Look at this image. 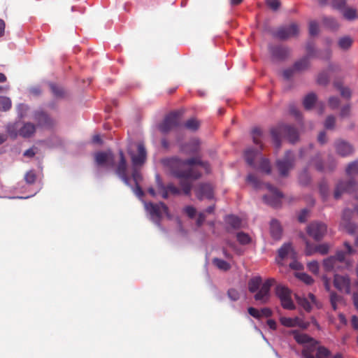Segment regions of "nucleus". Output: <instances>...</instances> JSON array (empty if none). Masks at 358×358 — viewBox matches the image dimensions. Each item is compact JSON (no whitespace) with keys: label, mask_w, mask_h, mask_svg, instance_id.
<instances>
[{"label":"nucleus","mask_w":358,"mask_h":358,"mask_svg":"<svg viewBox=\"0 0 358 358\" xmlns=\"http://www.w3.org/2000/svg\"><path fill=\"white\" fill-rule=\"evenodd\" d=\"M345 173L348 176L358 175V159L351 162L347 165Z\"/></svg>","instance_id":"33"},{"label":"nucleus","mask_w":358,"mask_h":358,"mask_svg":"<svg viewBox=\"0 0 358 358\" xmlns=\"http://www.w3.org/2000/svg\"><path fill=\"white\" fill-rule=\"evenodd\" d=\"M328 104L331 109H336L340 105V99L337 96H331L329 99Z\"/></svg>","instance_id":"55"},{"label":"nucleus","mask_w":358,"mask_h":358,"mask_svg":"<svg viewBox=\"0 0 358 358\" xmlns=\"http://www.w3.org/2000/svg\"><path fill=\"white\" fill-rule=\"evenodd\" d=\"M319 33V24L313 20L309 23V34L310 36H316Z\"/></svg>","instance_id":"50"},{"label":"nucleus","mask_w":358,"mask_h":358,"mask_svg":"<svg viewBox=\"0 0 358 358\" xmlns=\"http://www.w3.org/2000/svg\"><path fill=\"white\" fill-rule=\"evenodd\" d=\"M358 187L357 181L354 178L348 180H340L335 187L334 198L336 200L341 199V196L344 193L355 192Z\"/></svg>","instance_id":"10"},{"label":"nucleus","mask_w":358,"mask_h":358,"mask_svg":"<svg viewBox=\"0 0 358 358\" xmlns=\"http://www.w3.org/2000/svg\"><path fill=\"white\" fill-rule=\"evenodd\" d=\"M295 155L291 150H287L283 157L278 159L275 162L276 168L279 174L282 177L288 176L289 172L294 166Z\"/></svg>","instance_id":"9"},{"label":"nucleus","mask_w":358,"mask_h":358,"mask_svg":"<svg viewBox=\"0 0 358 358\" xmlns=\"http://www.w3.org/2000/svg\"><path fill=\"white\" fill-rule=\"evenodd\" d=\"M299 304L302 306L304 310H306L308 312H310L311 310V306L308 300L306 298H298L297 299Z\"/></svg>","instance_id":"54"},{"label":"nucleus","mask_w":358,"mask_h":358,"mask_svg":"<svg viewBox=\"0 0 358 358\" xmlns=\"http://www.w3.org/2000/svg\"><path fill=\"white\" fill-rule=\"evenodd\" d=\"M293 65L296 71L300 73L309 69L310 66V59H308V57L303 56L296 60Z\"/></svg>","instance_id":"25"},{"label":"nucleus","mask_w":358,"mask_h":358,"mask_svg":"<svg viewBox=\"0 0 358 358\" xmlns=\"http://www.w3.org/2000/svg\"><path fill=\"white\" fill-rule=\"evenodd\" d=\"M299 33V27L293 23L289 25L283 26L278 28L274 33L273 36L280 40H286L290 37L295 36Z\"/></svg>","instance_id":"15"},{"label":"nucleus","mask_w":358,"mask_h":358,"mask_svg":"<svg viewBox=\"0 0 358 358\" xmlns=\"http://www.w3.org/2000/svg\"><path fill=\"white\" fill-rule=\"evenodd\" d=\"M164 165L173 176L180 179L182 190L170 183L164 185L159 174L155 176L157 189L153 187L148 189V194L153 198H162L168 199L175 197L183 193L185 195L189 194L192 181L199 179L201 174L196 168L199 166L207 173L210 172V165L207 162H203L200 157H192L182 160L178 157H172L164 159Z\"/></svg>","instance_id":"1"},{"label":"nucleus","mask_w":358,"mask_h":358,"mask_svg":"<svg viewBox=\"0 0 358 358\" xmlns=\"http://www.w3.org/2000/svg\"><path fill=\"white\" fill-rule=\"evenodd\" d=\"M316 99H317V97H316L315 94L311 92V93H309L308 94H307L305 96L303 101L304 108L306 110L311 109L313 108V105L315 103Z\"/></svg>","instance_id":"31"},{"label":"nucleus","mask_w":358,"mask_h":358,"mask_svg":"<svg viewBox=\"0 0 358 358\" xmlns=\"http://www.w3.org/2000/svg\"><path fill=\"white\" fill-rule=\"evenodd\" d=\"M306 55L304 57H308V59L313 57H319L324 60H328L331 57V50L329 49L325 50L322 53L320 54L319 51L315 48L313 42L309 41L306 45Z\"/></svg>","instance_id":"17"},{"label":"nucleus","mask_w":358,"mask_h":358,"mask_svg":"<svg viewBox=\"0 0 358 358\" xmlns=\"http://www.w3.org/2000/svg\"><path fill=\"white\" fill-rule=\"evenodd\" d=\"M138 153L136 155L130 153L133 166L143 165L146 159V150L143 143H138L137 145Z\"/></svg>","instance_id":"21"},{"label":"nucleus","mask_w":358,"mask_h":358,"mask_svg":"<svg viewBox=\"0 0 358 358\" xmlns=\"http://www.w3.org/2000/svg\"><path fill=\"white\" fill-rule=\"evenodd\" d=\"M224 221L233 229H238L241 227V220L238 216L228 215L225 216Z\"/></svg>","instance_id":"29"},{"label":"nucleus","mask_w":358,"mask_h":358,"mask_svg":"<svg viewBox=\"0 0 358 358\" xmlns=\"http://www.w3.org/2000/svg\"><path fill=\"white\" fill-rule=\"evenodd\" d=\"M272 315L273 312L269 308H263L260 310V319L263 317H270Z\"/></svg>","instance_id":"61"},{"label":"nucleus","mask_w":358,"mask_h":358,"mask_svg":"<svg viewBox=\"0 0 358 358\" xmlns=\"http://www.w3.org/2000/svg\"><path fill=\"white\" fill-rule=\"evenodd\" d=\"M145 208L148 212L150 219L157 224H159L160 220L163 215L171 218L168 208L164 203H144Z\"/></svg>","instance_id":"8"},{"label":"nucleus","mask_w":358,"mask_h":358,"mask_svg":"<svg viewBox=\"0 0 358 358\" xmlns=\"http://www.w3.org/2000/svg\"><path fill=\"white\" fill-rule=\"evenodd\" d=\"M336 118L333 115L327 117L324 122V127L327 129H333L334 128Z\"/></svg>","instance_id":"53"},{"label":"nucleus","mask_w":358,"mask_h":358,"mask_svg":"<svg viewBox=\"0 0 358 358\" xmlns=\"http://www.w3.org/2000/svg\"><path fill=\"white\" fill-rule=\"evenodd\" d=\"M36 176L34 171H28L24 176V180L29 184L34 183L36 181Z\"/></svg>","instance_id":"56"},{"label":"nucleus","mask_w":358,"mask_h":358,"mask_svg":"<svg viewBox=\"0 0 358 358\" xmlns=\"http://www.w3.org/2000/svg\"><path fill=\"white\" fill-rule=\"evenodd\" d=\"M245 159L247 163L253 169L266 174H270L271 167L268 159L262 156L260 150L248 148L245 152Z\"/></svg>","instance_id":"6"},{"label":"nucleus","mask_w":358,"mask_h":358,"mask_svg":"<svg viewBox=\"0 0 358 358\" xmlns=\"http://www.w3.org/2000/svg\"><path fill=\"white\" fill-rule=\"evenodd\" d=\"M334 285L340 291L347 294L350 292V280L347 275H335Z\"/></svg>","instance_id":"20"},{"label":"nucleus","mask_w":358,"mask_h":358,"mask_svg":"<svg viewBox=\"0 0 358 358\" xmlns=\"http://www.w3.org/2000/svg\"><path fill=\"white\" fill-rule=\"evenodd\" d=\"M344 17L348 20H353L357 17V10L352 8H344L341 10Z\"/></svg>","instance_id":"35"},{"label":"nucleus","mask_w":358,"mask_h":358,"mask_svg":"<svg viewBox=\"0 0 358 358\" xmlns=\"http://www.w3.org/2000/svg\"><path fill=\"white\" fill-rule=\"evenodd\" d=\"M199 122L194 118L188 120L185 122V127L187 129L192 130V131L196 130L199 128Z\"/></svg>","instance_id":"49"},{"label":"nucleus","mask_w":358,"mask_h":358,"mask_svg":"<svg viewBox=\"0 0 358 358\" xmlns=\"http://www.w3.org/2000/svg\"><path fill=\"white\" fill-rule=\"evenodd\" d=\"M267 4L273 10H276L280 6V2L278 0H267Z\"/></svg>","instance_id":"62"},{"label":"nucleus","mask_w":358,"mask_h":358,"mask_svg":"<svg viewBox=\"0 0 358 358\" xmlns=\"http://www.w3.org/2000/svg\"><path fill=\"white\" fill-rule=\"evenodd\" d=\"M334 147L336 153L343 157L350 156L355 152V149L352 145L343 140H338L335 141Z\"/></svg>","instance_id":"18"},{"label":"nucleus","mask_w":358,"mask_h":358,"mask_svg":"<svg viewBox=\"0 0 358 358\" xmlns=\"http://www.w3.org/2000/svg\"><path fill=\"white\" fill-rule=\"evenodd\" d=\"M336 257H329L323 261V267L326 271H331L334 269L336 264Z\"/></svg>","instance_id":"39"},{"label":"nucleus","mask_w":358,"mask_h":358,"mask_svg":"<svg viewBox=\"0 0 358 358\" xmlns=\"http://www.w3.org/2000/svg\"><path fill=\"white\" fill-rule=\"evenodd\" d=\"M334 86L340 91L341 95L345 99H350L351 96V92L348 87H344L339 82H335Z\"/></svg>","instance_id":"40"},{"label":"nucleus","mask_w":358,"mask_h":358,"mask_svg":"<svg viewBox=\"0 0 358 358\" xmlns=\"http://www.w3.org/2000/svg\"><path fill=\"white\" fill-rule=\"evenodd\" d=\"M350 105H345L341 108L340 115L342 117H347L350 115Z\"/></svg>","instance_id":"63"},{"label":"nucleus","mask_w":358,"mask_h":358,"mask_svg":"<svg viewBox=\"0 0 358 358\" xmlns=\"http://www.w3.org/2000/svg\"><path fill=\"white\" fill-rule=\"evenodd\" d=\"M301 237L306 242V249H305V253L307 256L313 255V254L316 253V245L312 244L309 241L307 240V238L305 237V236L301 234Z\"/></svg>","instance_id":"37"},{"label":"nucleus","mask_w":358,"mask_h":358,"mask_svg":"<svg viewBox=\"0 0 358 358\" xmlns=\"http://www.w3.org/2000/svg\"><path fill=\"white\" fill-rule=\"evenodd\" d=\"M335 70V66L332 64H330L328 66L327 70H324L321 71L317 76V83L320 85H326L329 81V75L328 71H333Z\"/></svg>","instance_id":"28"},{"label":"nucleus","mask_w":358,"mask_h":358,"mask_svg":"<svg viewBox=\"0 0 358 358\" xmlns=\"http://www.w3.org/2000/svg\"><path fill=\"white\" fill-rule=\"evenodd\" d=\"M262 138V131L260 129L255 128L252 130L253 142L256 145H259L260 148L262 149L261 139Z\"/></svg>","instance_id":"43"},{"label":"nucleus","mask_w":358,"mask_h":358,"mask_svg":"<svg viewBox=\"0 0 358 358\" xmlns=\"http://www.w3.org/2000/svg\"><path fill=\"white\" fill-rule=\"evenodd\" d=\"M323 24L331 30H337L340 24L336 18L333 17H324L322 18Z\"/></svg>","instance_id":"30"},{"label":"nucleus","mask_w":358,"mask_h":358,"mask_svg":"<svg viewBox=\"0 0 358 358\" xmlns=\"http://www.w3.org/2000/svg\"><path fill=\"white\" fill-rule=\"evenodd\" d=\"M308 270L314 274H317L319 272V264L317 261H312L307 265Z\"/></svg>","instance_id":"59"},{"label":"nucleus","mask_w":358,"mask_h":358,"mask_svg":"<svg viewBox=\"0 0 358 358\" xmlns=\"http://www.w3.org/2000/svg\"><path fill=\"white\" fill-rule=\"evenodd\" d=\"M119 155L120 161L115 169V173L126 185L132 189L133 192L140 199L144 194L143 191L139 186V183L143 180V176L137 166H134L131 178H130L127 173V166L123 152L120 150Z\"/></svg>","instance_id":"2"},{"label":"nucleus","mask_w":358,"mask_h":358,"mask_svg":"<svg viewBox=\"0 0 358 358\" xmlns=\"http://www.w3.org/2000/svg\"><path fill=\"white\" fill-rule=\"evenodd\" d=\"M274 282L273 278H268L262 283L260 276H255L248 281V290L251 293L256 292L254 296L255 301L260 302L261 304H265L269 300L270 289Z\"/></svg>","instance_id":"4"},{"label":"nucleus","mask_w":358,"mask_h":358,"mask_svg":"<svg viewBox=\"0 0 358 358\" xmlns=\"http://www.w3.org/2000/svg\"><path fill=\"white\" fill-rule=\"evenodd\" d=\"M269 51L272 58L277 61L284 60L289 55V50L282 45H271Z\"/></svg>","instance_id":"19"},{"label":"nucleus","mask_w":358,"mask_h":358,"mask_svg":"<svg viewBox=\"0 0 358 358\" xmlns=\"http://www.w3.org/2000/svg\"><path fill=\"white\" fill-rule=\"evenodd\" d=\"M292 250V244L290 243H284L278 250V257L283 259L287 257L288 253Z\"/></svg>","instance_id":"38"},{"label":"nucleus","mask_w":358,"mask_h":358,"mask_svg":"<svg viewBox=\"0 0 358 358\" xmlns=\"http://www.w3.org/2000/svg\"><path fill=\"white\" fill-rule=\"evenodd\" d=\"M196 195L199 199H212L213 198V189L210 184L202 183L196 189Z\"/></svg>","instance_id":"22"},{"label":"nucleus","mask_w":358,"mask_h":358,"mask_svg":"<svg viewBox=\"0 0 358 358\" xmlns=\"http://www.w3.org/2000/svg\"><path fill=\"white\" fill-rule=\"evenodd\" d=\"M246 181L255 189H265L267 190V193L263 196L264 201H278L284 198L283 194L277 188L269 184H263L253 173L248 175Z\"/></svg>","instance_id":"7"},{"label":"nucleus","mask_w":358,"mask_h":358,"mask_svg":"<svg viewBox=\"0 0 358 358\" xmlns=\"http://www.w3.org/2000/svg\"><path fill=\"white\" fill-rule=\"evenodd\" d=\"M236 238L238 243L241 245L249 244L252 241L250 236L248 234L243 231L237 233Z\"/></svg>","instance_id":"42"},{"label":"nucleus","mask_w":358,"mask_h":358,"mask_svg":"<svg viewBox=\"0 0 358 358\" xmlns=\"http://www.w3.org/2000/svg\"><path fill=\"white\" fill-rule=\"evenodd\" d=\"M270 234L276 241L282 238V228L278 220L273 219L270 222Z\"/></svg>","instance_id":"24"},{"label":"nucleus","mask_w":358,"mask_h":358,"mask_svg":"<svg viewBox=\"0 0 358 358\" xmlns=\"http://www.w3.org/2000/svg\"><path fill=\"white\" fill-rule=\"evenodd\" d=\"M346 3V0H332L331 5L332 6L339 10H343L345 8V5Z\"/></svg>","instance_id":"58"},{"label":"nucleus","mask_w":358,"mask_h":358,"mask_svg":"<svg viewBox=\"0 0 358 358\" xmlns=\"http://www.w3.org/2000/svg\"><path fill=\"white\" fill-rule=\"evenodd\" d=\"M352 44V39L350 36H343L338 39V45L342 50H348Z\"/></svg>","instance_id":"34"},{"label":"nucleus","mask_w":358,"mask_h":358,"mask_svg":"<svg viewBox=\"0 0 358 358\" xmlns=\"http://www.w3.org/2000/svg\"><path fill=\"white\" fill-rule=\"evenodd\" d=\"M19 127L17 123L8 124L6 127V131L8 135L12 138H16L19 135Z\"/></svg>","instance_id":"41"},{"label":"nucleus","mask_w":358,"mask_h":358,"mask_svg":"<svg viewBox=\"0 0 358 358\" xmlns=\"http://www.w3.org/2000/svg\"><path fill=\"white\" fill-rule=\"evenodd\" d=\"M275 294L280 299L283 308L287 310H294L295 308L291 298V292L287 287L278 285L275 287Z\"/></svg>","instance_id":"13"},{"label":"nucleus","mask_w":358,"mask_h":358,"mask_svg":"<svg viewBox=\"0 0 358 358\" xmlns=\"http://www.w3.org/2000/svg\"><path fill=\"white\" fill-rule=\"evenodd\" d=\"M296 73L298 72L294 69V65H292L291 67L287 68L282 71V76L285 80H288L291 79L293 77V76Z\"/></svg>","instance_id":"47"},{"label":"nucleus","mask_w":358,"mask_h":358,"mask_svg":"<svg viewBox=\"0 0 358 358\" xmlns=\"http://www.w3.org/2000/svg\"><path fill=\"white\" fill-rule=\"evenodd\" d=\"M317 170L323 171L324 170V166L321 158L320 154L317 153L315 157L312 159Z\"/></svg>","instance_id":"45"},{"label":"nucleus","mask_w":358,"mask_h":358,"mask_svg":"<svg viewBox=\"0 0 358 358\" xmlns=\"http://www.w3.org/2000/svg\"><path fill=\"white\" fill-rule=\"evenodd\" d=\"M213 263L217 268L222 271H227L231 268V266L228 262L219 258H214L213 259Z\"/></svg>","instance_id":"36"},{"label":"nucleus","mask_w":358,"mask_h":358,"mask_svg":"<svg viewBox=\"0 0 358 358\" xmlns=\"http://www.w3.org/2000/svg\"><path fill=\"white\" fill-rule=\"evenodd\" d=\"M342 301V297L338 295L335 292H331L330 294V302H334L336 303H338Z\"/></svg>","instance_id":"64"},{"label":"nucleus","mask_w":358,"mask_h":358,"mask_svg":"<svg viewBox=\"0 0 358 358\" xmlns=\"http://www.w3.org/2000/svg\"><path fill=\"white\" fill-rule=\"evenodd\" d=\"M180 113L174 111L167 115L163 122L159 125L160 131L166 134L171 129L178 127L180 122Z\"/></svg>","instance_id":"14"},{"label":"nucleus","mask_w":358,"mask_h":358,"mask_svg":"<svg viewBox=\"0 0 358 358\" xmlns=\"http://www.w3.org/2000/svg\"><path fill=\"white\" fill-rule=\"evenodd\" d=\"M35 131V125L31 122H27L19 129V135L24 138H29L34 134Z\"/></svg>","instance_id":"27"},{"label":"nucleus","mask_w":358,"mask_h":358,"mask_svg":"<svg viewBox=\"0 0 358 358\" xmlns=\"http://www.w3.org/2000/svg\"><path fill=\"white\" fill-rule=\"evenodd\" d=\"M228 297L234 301H236L239 299L240 294L238 291L234 288H231L227 291Z\"/></svg>","instance_id":"52"},{"label":"nucleus","mask_w":358,"mask_h":358,"mask_svg":"<svg viewBox=\"0 0 358 358\" xmlns=\"http://www.w3.org/2000/svg\"><path fill=\"white\" fill-rule=\"evenodd\" d=\"M52 92L56 97H63L65 94L64 90L62 87L57 86L55 84H50Z\"/></svg>","instance_id":"44"},{"label":"nucleus","mask_w":358,"mask_h":358,"mask_svg":"<svg viewBox=\"0 0 358 358\" xmlns=\"http://www.w3.org/2000/svg\"><path fill=\"white\" fill-rule=\"evenodd\" d=\"M354 211L350 209H345L342 214L341 226L347 231L348 234H353L357 231L358 226L351 222Z\"/></svg>","instance_id":"16"},{"label":"nucleus","mask_w":358,"mask_h":358,"mask_svg":"<svg viewBox=\"0 0 358 358\" xmlns=\"http://www.w3.org/2000/svg\"><path fill=\"white\" fill-rule=\"evenodd\" d=\"M11 101L6 96L0 97V106L4 111L8 110L11 108Z\"/></svg>","instance_id":"48"},{"label":"nucleus","mask_w":358,"mask_h":358,"mask_svg":"<svg viewBox=\"0 0 358 358\" xmlns=\"http://www.w3.org/2000/svg\"><path fill=\"white\" fill-rule=\"evenodd\" d=\"M299 318H291V317H282L280 319V323L287 327H294L296 326L299 325Z\"/></svg>","instance_id":"32"},{"label":"nucleus","mask_w":358,"mask_h":358,"mask_svg":"<svg viewBox=\"0 0 358 358\" xmlns=\"http://www.w3.org/2000/svg\"><path fill=\"white\" fill-rule=\"evenodd\" d=\"M271 137L274 143L275 150H279L281 145V136L287 138L294 143L299 138V132L296 128L288 124H279L271 131Z\"/></svg>","instance_id":"5"},{"label":"nucleus","mask_w":358,"mask_h":358,"mask_svg":"<svg viewBox=\"0 0 358 358\" xmlns=\"http://www.w3.org/2000/svg\"><path fill=\"white\" fill-rule=\"evenodd\" d=\"M248 312L253 317L259 320L260 319V310L258 309L253 307H250L248 309Z\"/></svg>","instance_id":"60"},{"label":"nucleus","mask_w":358,"mask_h":358,"mask_svg":"<svg viewBox=\"0 0 358 358\" xmlns=\"http://www.w3.org/2000/svg\"><path fill=\"white\" fill-rule=\"evenodd\" d=\"M94 159L98 167L106 169L115 167V156L110 150L96 152L94 155Z\"/></svg>","instance_id":"12"},{"label":"nucleus","mask_w":358,"mask_h":358,"mask_svg":"<svg viewBox=\"0 0 358 358\" xmlns=\"http://www.w3.org/2000/svg\"><path fill=\"white\" fill-rule=\"evenodd\" d=\"M34 120L40 127H50L54 124V121L43 110H37L34 114Z\"/></svg>","instance_id":"23"},{"label":"nucleus","mask_w":358,"mask_h":358,"mask_svg":"<svg viewBox=\"0 0 358 358\" xmlns=\"http://www.w3.org/2000/svg\"><path fill=\"white\" fill-rule=\"evenodd\" d=\"M329 248H330V246L327 243L316 245V252H318L320 255H324L329 252Z\"/></svg>","instance_id":"51"},{"label":"nucleus","mask_w":358,"mask_h":358,"mask_svg":"<svg viewBox=\"0 0 358 358\" xmlns=\"http://www.w3.org/2000/svg\"><path fill=\"white\" fill-rule=\"evenodd\" d=\"M296 276L306 285H311L314 282L313 278L305 273H297Z\"/></svg>","instance_id":"46"},{"label":"nucleus","mask_w":358,"mask_h":358,"mask_svg":"<svg viewBox=\"0 0 358 358\" xmlns=\"http://www.w3.org/2000/svg\"><path fill=\"white\" fill-rule=\"evenodd\" d=\"M199 150V142L196 139L190 141L188 143L182 147L183 152L187 155H193L198 152Z\"/></svg>","instance_id":"26"},{"label":"nucleus","mask_w":358,"mask_h":358,"mask_svg":"<svg viewBox=\"0 0 358 358\" xmlns=\"http://www.w3.org/2000/svg\"><path fill=\"white\" fill-rule=\"evenodd\" d=\"M309 214H310V211L308 209L304 208V209L301 210V211L300 212V213L298 216L299 222H301V223L306 222L308 217H309Z\"/></svg>","instance_id":"57"},{"label":"nucleus","mask_w":358,"mask_h":358,"mask_svg":"<svg viewBox=\"0 0 358 358\" xmlns=\"http://www.w3.org/2000/svg\"><path fill=\"white\" fill-rule=\"evenodd\" d=\"M327 231V226L322 222L314 221L306 227L307 234L315 241H321L324 237Z\"/></svg>","instance_id":"11"},{"label":"nucleus","mask_w":358,"mask_h":358,"mask_svg":"<svg viewBox=\"0 0 358 358\" xmlns=\"http://www.w3.org/2000/svg\"><path fill=\"white\" fill-rule=\"evenodd\" d=\"M295 341L299 344H306L302 350L305 358H328L330 351L324 346L317 347L318 341L306 334H301L296 331L292 332Z\"/></svg>","instance_id":"3"}]
</instances>
